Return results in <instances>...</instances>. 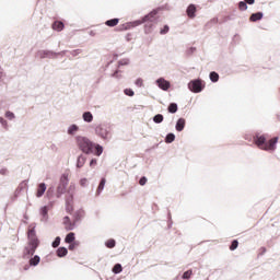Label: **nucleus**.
Returning a JSON list of instances; mask_svg holds the SVG:
<instances>
[{
    "label": "nucleus",
    "instance_id": "f257e3e1",
    "mask_svg": "<svg viewBox=\"0 0 280 280\" xmlns=\"http://www.w3.org/2000/svg\"><path fill=\"white\" fill-rule=\"evenodd\" d=\"M74 139L77 148H79L83 154H94V156H102L104 153V147H102L100 143L93 142V140L86 136H77Z\"/></svg>",
    "mask_w": 280,
    "mask_h": 280
},
{
    "label": "nucleus",
    "instance_id": "f03ea898",
    "mask_svg": "<svg viewBox=\"0 0 280 280\" xmlns=\"http://www.w3.org/2000/svg\"><path fill=\"white\" fill-rule=\"evenodd\" d=\"M27 244L23 249V259H30L34 257L36 249L40 246V240L36 235V223H31L27 231Z\"/></svg>",
    "mask_w": 280,
    "mask_h": 280
},
{
    "label": "nucleus",
    "instance_id": "7ed1b4c3",
    "mask_svg": "<svg viewBox=\"0 0 280 280\" xmlns=\"http://www.w3.org/2000/svg\"><path fill=\"white\" fill-rule=\"evenodd\" d=\"M158 12L156 10L151 11L149 14L144 15L142 18V20H136L133 22H128L126 24H122L121 30H132V27H139V25H143V23L145 24V34H148L150 32V30H148L149 27H152V21H154V18L156 16Z\"/></svg>",
    "mask_w": 280,
    "mask_h": 280
},
{
    "label": "nucleus",
    "instance_id": "20e7f679",
    "mask_svg": "<svg viewBox=\"0 0 280 280\" xmlns=\"http://www.w3.org/2000/svg\"><path fill=\"white\" fill-rule=\"evenodd\" d=\"M254 141L260 150H265L266 152H268L277 148V143L279 142V137H275L268 141L265 135L256 133V136L254 137Z\"/></svg>",
    "mask_w": 280,
    "mask_h": 280
},
{
    "label": "nucleus",
    "instance_id": "39448f33",
    "mask_svg": "<svg viewBox=\"0 0 280 280\" xmlns=\"http://www.w3.org/2000/svg\"><path fill=\"white\" fill-rule=\"evenodd\" d=\"M68 186H69V175L62 174L60 176V179L56 189V198H62L63 194H67Z\"/></svg>",
    "mask_w": 280,
    "mask_h": 280
},
{
    "label": "nucleus",
    "instance_id": "423d86ee",
    "mask_svg": "<svg viewBox=\"0 0 280 280\" xmlns=\"http://www.w3.org/2000/svg\"><path fill=\"white\" fill-rule=\"evenodd\" d=\"M95 135L96 137H100L103 139V141H109L110 140V127L106 125H98L95 128Z\"/></svg>",
    "mask_w": 280,
    "mask_h": 280
},
{
    "label": "nucleus",
    "instance_id": "0eeeda50",
    "mask_svg": "<svg viewBox=\"0 0 280 280\" xmlns=\"http://www.w3.org/2000/svg\"><path fill=\"white\" fill-rule=\"evenodd\" d=\"M188 89L191 93H202L205 91V81L202 79H194L188 83Z\"/></svg>",
    "mask_w": 280,
    "mask_h": 280
},
{
    "label": "nucleus",
    "instance_id": "6e6552de",
    "mask_svg": "<svg viewBox=\"0 0 280 280\" xmlns=\"http://www.w3.org/2000/svg\"><path fill=\"white\" fill-rule=\"evenodd\" d=\"M155 84L161 89V91H170V89H172V83L165 80V78H159L155 80Z\"/></svg>",
    "mask_w": 280,
    "mask_h": 280
},
{
    "label": "nucleus",
    "instance_id": "1a4fd4ad",
    "mask_svg": "<svg viewBox=\"0 0 280 280\" xmlns=\"http://www.w3.org/2000/svg\"><path fill=\"white\" fill-rule=\"evenodd\" d=\"M38 58L45 59V58H50L54 59L56 56H58V52L54 50H39L37 52Z\"/></svg>",
    "mask_w": 280,
    "mask_h": 280
},
{
    "label": "nucleus",
    "instance_id": "9d476101",
    "mask_svg": "<svg viewBox=\"0 0 280 280\" xmlns=\"http://www.w3.org/2000/svg\"><path fill=\"white\" fill-rule=\"evenodd\" d=\"M86 215V212L84 209H79L73 213V222L74 225L78 224L81 220H84V217Z\"/></svg>",
    "mask_w": 280,
    "mask_h": 280
},
{
    "label": "nucleus",
    "instance_id": "9b49d317",
    "mask_svg": "<svg viewBox=\"0 0 280 280\" xmlns=\"http://www.w3.org/2000/svg\"><path fill=\"white\" fill-rule=\"evenodd\" d=\"M39 213L42 215V222H49V208L47 206L42 207Z\"/></svg>",
    "mask_w": 280,
    "mask_h": 280
},
{
    "label": "nucleus",
    "instance_id": "f8f14e48",
    "mask_svg": "<svg viewBox=\"0 0 280 280\" xmlns=\"http://www.w3.org/2000/svg\"><path fill=\"white\" fill-rule=\"evenodd\" d=\"M45 191H47V184L40 183L37 186V191H36V198H43L45 196Z\"/></svg>",
    "mask_w": 280,
    "mask_h": 280
},
{
    "label": "nucleus",
    "instance_id": "ddd939ff",
    "mask_svg": "<svg viewBox=\"0 0 280 280\" xmlns=\"http://www.w3.org/2000/svg\"><path fill=\"white\" fill-rule=\"evenodd\" d=\"M187 124V120H185V118H179L176 124H175V130L177 132H183V130H185V126Z\"/></svg>",
    "mask_w": 280,
    "mask_h": 280
},
{
    "label": "nucleus",
    "instance_id": "4468645a",
    "mask_svg": "<svg viewBox=\"0 0 280 280\" xmlns=\"http://www.w3.org/2000/svg\"><path fill=\"white\" fill-rule=\"evenodd\" d=\"M264 19V12L261 11H258L256 13H253L250 16H249V21L252 23H257V21H261Z\"/></svg>",
    "mask_w": 280,
    "mask_h": 280
},
{
    "label": "nucleus",
    "instance_id": "2eb2a0df",
    "mask_svg": "<svg viewBox=\"0 0 280 280\" xmlns=\"http://www.w3.org/2000/svg\"><path fill=\"white\" fill-rule=\"evenodd\" d=\"M24 259H28L30 266L36 267L40 264V256L38 255H34L33 257L30 256L28 258H24Z\"/></svg>",
    "mask_w": 280,
    "mask_h": 280
},
{
    "label": "nucleus",
    "instance_id": "dca6fc26",
    "mask_svg": "<svg viewBox=\"0 0 280 280\" xmlns=\"http://www.w3.org/2000/svg\"><path fill=\"white\" fill-rule=\"evenodd\" d=\"M186 14L189 19H195L196 18V4H189Z\"/></svg>",
    "mask_w": 280,
    "mask_h": 280
},
{
    "label": "nucleus",
    "instance_id": "f3484780",
    "mask_svg": "<svg viewBox=\"0 0 280 280\" xmlns=\"http://www.w3.org/2000/svg\"><path fill=\"white\" fill-rule=\"evenodd\" d=\"M84 163H86V155L80 154L77 159V167L80 170L81 167H84Z\"/></svg>",
    "mask_w": 280,
    "mask_h": 280
},
{
    "label": "nucleus",
    "instance_id": "a211bd4d",
    "mask_svg": "<svg viewBox=\"0 0 280 280\" xmlns=\"http://www.w3.org/2000/svg\"><path fill=\"white\" fill-rule=\"evenodd\" d=\"M104 187H106V177H102L101 182L98 184V187L96 189V196H100L102 191H104Z\"/></svg>",
    "mask_w": 280,
    "mask_h": 280
},
{
    "label": "nucleus",
    "instance_id": "6ab92c4d",
    "mask_svg": "<svg viewBox=\"0 0 280 280\" xmlns=\"http://www.w3.org/2000/svg\"><path fill=\"white\" fill-rule=\"evenodd\" d=\"M63 224H66V226H68V231H73V229H75L74 221L71 222V219L69 217L63 218Z\"/></svg>",
    "mask_w": 280,
    "mask_h": 280
},
{
    "label": "nucleus",
    "instance_id": "aec40b11",
    "mask_svg": "<svg viewBox=\"0 0 280 280\" xmlns=\"http://www.w3.org/2000/svg\"><path fill=\"white\" fill-rule=\"evenodd\" d=\"M82 119H83V121H85V124H91L93 121V113L84 112L82 114Z\"/></svg>",
    "mask_w": 280,
    "mask_h": 280
},
{
    "label": "nucleus",
    "instance_id": "412c9836",
    "mask_svg": "<svg viewBox=\"0 0 280 280\" xmlns=\"http://www.w3.org/2000/svg\"><path fill=\"white\" fill-rule=\"evenodd\" d=\"M78 130H80V127H79L78 125L73 124V125H70V126L68 127L67 132H68V135H69L70 137H73V136L75 135V132H78Z\"/></svg>",
    "mask_w": 280,
    "mask_h": 280
},
{
    "label": "nucleus",
    "instance_id": "4be33fe9",
    "mask_svg": "<svg viewBox=\"0 0 280 280\" xmlns=\"http://www.w3.org/2000/svg\"><path fill=\"white\" fill-rule=\"evenodd\" d=\"M105 25H107V27H117V25H119V19L114 18V19L107 20L105 22Z\"/></svg>",
    "mask_w": 280,
    "mask_h": 280
},
{
    "label": "nucleus",
    "instance_id": "5701e85b",
    "mask_svg": "<svg viewBox=\"0 0 280 280\" xmlns=\"http://www.w3.org/2000/svg\"><path fill=\"white\" fill-rule=\"evenodd\" d=\"M66 244H73V242H75V233L70 232L66 235L65 238Z\"/></svg>",
    "mask_w": 280,
    "mask_h": 280
},
{
    "label": "nucleus",
    "instance_id": "b1692460",
    "mask_svg": "<svg viewBox=\"0 0 280 280\" xmlns=\"http://www.w3.org/2000/svg\"><path fill=\"white\" fill-rule=\"evenodd\" d=\"M69 254V249H67V247H59L57 249V257H67V255Z\"/></svg>",
    "mask_w": 280,
    "mask_h": 280
},
{
    "label": "nucleus",
    "instance_id": "393cba45",
    "mask_svg": "<svg viewBox=\"0 0 280 280\" xmlns=\"http://www.w3.org/2000/svg\"><path fill=\"white\" fill-rule=\"evenodd\" d=\"M52 30L56 32H62L65 30V23L58 21L52 24Z\"/></svg>",
    "mask_w": 280,
    "mask_h": 280
},
{
    "label": "nucleus",
    "instance_id": "a878e982",
    "mask_svg": "<svg viewBox=\"0 0 280 280\" xmlns=\"http://www.w3.org/2000/svg\"><path fill=\"white\" fill-rule=\"evenodd\" d=\"M167 110L171 113V115H175V113H178V104L171 103L167 107Z\"/></svg>",
    "mask_w": 280,
    "mask_h": 280
},
{
    "label": "nucleus",
    "instance_id": "bb28decb",
    "mask_svg": "<svg viewBox=\"0 0 280 280\" xmlns=\"http://www.w3.org/2000/svg\"><path fill=\"white\" fill-rule=\"evenodd\" d=\"M164 141L165 143H174V141H176V135L172 132L167 133Z\"/></svg>",
    "mask_w": 280,
    "mask_h": 280
},
{
    "label": "nucleus",
    "instance_id": "cd10ccee",
    "mask_svg": "<svg viewBox=\"0 0 280 280\" xmlns=\"http://www.w3.org/2000/svg\"><path fill=\"white\" fill-rule=\"evenodd\" d=\"M54 194H56V188L50 186L46 191L47 199L51 200V198H54Z\"/></svg>",
    "mask_w": 280,
    "mask_h": 280
},
{
    "label": "nucleus",
    "instance_id": "c85d7f7f",
    "mask_svg": "<svg viewBox=\"0 0 280 280\" xmlns=\"http://www.w3.org/2000/svg\"><path fill=\"white\" fill-rule=\"evenodd\" d=\"M124 271V267H121V264H116L113 269L112 272H114V275H119Z\"/></svg>",
    "mask_w": 280,
    "mask_h": 280
},
{
    "label": "nucleus",
    "instance_id": "c756f323",
    "mask_svg": "<svg viewBox=\"0 0 280 280\" xmlns=\"http://www.w3.org/2000/svg\"><path fill=\"white\" fill-rule=\"evenodd\" d=\"M209 78H210L211 82L215 83L220 80V74H218V72H215V71H212V72H210Z\"/></svg>",
    "mask_w": 280,
    "mask_h": 280
},
{
    "label": "nucleus",
    "instance_id": "7c9ffc66",
    "mask_svg": "<svg viewBox=\"0 0 280 280\" xmlns=\"http://www.w3.org/2000/svg\"><path fill=\"white\" fill-rule=\"evenodd\" d=\"M238 10L242 12H246V10H248V4L245 2V0L238 2Z\"/></svg>",
    "mask_w": 280,
    "mask_h": 280
},
{
    "label": "nucleus",
    "instance_id": "2f4dec72",
    "mask_svg": "<svg viewBox=\"0 0 280 280\" xmlns=\"http://www.w3.org/2000/svg\"><path fill=\"white\" fill-rule=\"evenodd\" d=\"M116 244H117V242L114 238H110L105 242L106 248H115Z\"/></svg>",
    "mask_w": 280,
    "mask_h": 280
},
{
    "label": "nucleus",
    "instance_id": "473e14b6",
    "mask_svg": "<svg viewBox=\"0 0 280 280\" xmlns=\"http://www.w3.org/2000/svg\"><path fill=\"white\" fill-rule=\"evenodd\" d=\"M4 117H7V119H9V121L16 119V115H14V113L10 112V110L5 112Z\"/></svg>",
    "mask_w": 280,
    "mask_h": 280
},
{
    "label": "nucleus",
    "instance_id": "72a5a7b5",
    "mask_svg": "<svg viewBox=\"0 0 280 280\" xmlns=\"http://www.w3.org/2000/svg\"><path fill=\"white\" fill-rule=\"evenodd\" d=\"M163 119H164V117H163L162 114H158V115H155V116L153 117L154 124H163Z\"/></svg>",
    "mask_w": 280,
    "mask_h": 280
},
{
    "label": "nucleus",
    "instance_id": "f704fd0d",
    "mask_svg": "<svg viewBox=\"0 0 280 280\" xmlns=\"http://www.w3.org/2000/svg\"><path fill=\"white\" fill-rule=\"evenodd\" d=\"M62 238H60V236H57L54 242L51 243L52 248H58V246H60V242Z\"/></svg>",
    "mask_w": 280,
    "mask_h": 280
},
{
    "label": "nucleus",
    "instance_id": "c9c22d12",
    "mask_svg": "<svg viewBox=\"0 0 280 280\" xmlns=\"http://www.w3.org/2000/svg\"><path fill=\"white\" fill-rule=\"evenodd\" d=\"M238 246H240V242H237V240H234L230 245V250H237Z\"/></svg>",
    "mask_w": 280,
    "mask_h": 280
},
{
    "label": "nucleus",
    "instance_id": "e433bc0d",
    "mask_svg": "<svg viewBox=\"0 0 280 280\" xmlns=\"http://www.w3.org/2000/svg\"><path fill=\"white\" fill-rule=\"evenodd\" d=\"M191 275H194V271L189 269L183 273L182 279H191Z\"/></svg>",
    "mask_w": 280,
    "mask_h": 280
},
{
    "label": "nucleus",
    "instance_id": "4c0bfd02",
    "mask_svg": "<svg viewBox=\"0 0 280 280\" xmlns=\"http://www.w3.org/2000/svg\"><path fill=\"white\" fill-rule=\"evenodd\" d=\"M68 195H73L75 196V184H71L67 190Z\"/></svg>",
    "mask_w": 280,
    "mask_h": 280
},
{
    "label": "nucleus",
    "instance_id": "58836bf2",
    "mask_svg": "<svg viewBox=\"0 0 280 280\" xmlns=\"http://www.w3.org/2000/svg\"><path fill=\"white\" fill-rule=\"evenodd\" d=\"M130 65V59H121L118 61V67H126Z\"/></svg>",
    "mask_w": 280,
    "mask_h": 280
},
{
    "label": "nucleus",
    "instance_id": "ea45409f",
    "mask_svg": "<svg viewBox=\"0 0 280 280\" xmlns=\"http://www.w3.org/2000/svg\"><path fill=\"white\" fill-rule=\"evenodd\" d=\"M125 95L128 97H135V91L132 89H125L124 90Z\"/></svg>",
    "mask_w": 280,
    "mask_h": 280
},
{
    "label": "nucleus",
    "instance_id": "a19ab883",
    "mask_svg": "<svg viewBox=\"0 0 280 280\" xmlns=\"http://www.w3.org/2000/svg\"><path fill=\"white\" fill-rule=\"evenodd\" d=\"M112 78H115L116 80H121V78H122L121 71L116 70L114 73H112Z\"/></svg>",
    "mask_w": 280,
    "mask_h": 280
},
{
    "label": "nucleus",
    "instance_id": "79ce46f5",
    "mask_svg": "<svg viewBox=\"0 0 280 280\" xmlns=\"http://www.w3.org/2000/svg\"><path fill=\"white\" fill-rule=\"evenodd\" d=\"M73 196L74 195H69V194L66 196V205L68 206L73 205Z\"/></svg>",
    "mask_w": 280,
    "mask_h": 280
},
{
    "label": "nucleus",
    "instance_id": "37998d69",
    "mask_svg": "<svg viewBox=\"0 0 280 280\" xmlns=\"http://www.w3.org/2000/svg\"><path fill=\"white\" fill-rule=\"evenodd\" d=\"M0 124L4 130H8V120H5V118L0 117Z\"/></svg>",
    "mask_w": 280,
    "mask_h": 280
},
{
    "label": "nucleus",
    "instance_id": "c03bdc74",
    "mask_svg": "<svg viewBox=\"0 0 280 280\" xmlns=\"http://www.w3.org/2000/svg\"><path fill=\"white\" fill-rule=\"evenodd\" d=\"M136 86H138V89H141V86H143V79L138 78L135 82Z\"/></svg>",
    "mask_w": 280,
    "mask_h": 280
},
{
    "label": "nucleus",
    "instance_id": "a18cd8bd",
    "mask_svg": "<svg viewBox=\"0 0 280 280\" xmlns=\"http://www.w3.org/2000/svg\"><path fill=\"white\" fill-rule=\"evenodd\" d=\"M167 32H170V26L164 25V27L160 31V34L165 35V34H167Z\"/></svg>",
    "mask_w": 280,
    "mask_h": 280
},
{
    "label": "nucleus",
    "instance_id": "49530a36",
    "mask_svg": "<svg viewBox=\"0 0 280 280\" xmlns=\"http://www.w3.org/2000/svg\"><path fill=\"white\" fill-rule=\"evenodd\" d=\"M70 54H71V56H73V57L80 56V54H82V50H81V49L71 50Z\"/></svg>",
    "mask_w": 280,
    "mask_h": 280
},
{
    "label": "nucleus",
    "instance_id": "de8ad7c7",
    "mask_svg": "<svg viewBox=\"0 0 280 280\" xmlns=\"http://www.w3.org/2000/svg\"><path fill=\"white\" fill-rule=\"evenodd\" d=\"M145 183H148V177L142 176L139 180V185H141L143 187V185H145Z\"/></svg>",
    "mask_w": 280,
    "mask_h": 280
},
{
    "label": "nucleus",
    "instance_id": "09e8293b",
    "mask_svg": "<svg viewBox=\"0 0 280 280\" xmlns=\"http://www.w3.org/2000/svg\"><path fill=\"white\" fill-rule=\"evenodd\" d=\"M88 183H89V180L86 178H81L80 179L81 187H86Z\"/></svg>",
    "mask_w": 280,
    "mask_h": 280
},
{
    "label": "nucleus",
    "instance_id": "8fccbe9b",
    "mask_svg": "<svg viewBox=\"0 0 280 280\" xmlns=\"http://www.w3.org/2000/svg\"><path fill=\"white\" fill-rule=\"evenodd\" d=\"M66 211H68V213H71V211H73V203L66 205Z\"/></svg>",
    "mask_w": 280,
    "mask_h": 280
},
{
    "label": "nucleus",
    "instance_id": "3c124183",
    "mask_svg": "<svg viewBox=\"0 0 280 280\" xmlns=\"http://www.w3.org/2000/svg\"><path fill=\"white\" fill-rule=\"evenodd\" d=\"M95 165H97V159H92L90 161V167H95Z\"/></svg>",
    "mask_w": 280,
    "mask_h": 280
},
{
    "label": "nucleus",
    "instance_id": "603ef678",
    "mask_svg": "<svg viewBox=\"0 0 280 280\" xmlns=\"http://www.w3.org/2000/svg\"><path fill=\"white\" fill-rule=\"evenodd\" d=\"M75 246H78V243H75V242L70 243L69 250H73L75 248Z\"/></svg>",
    "mask_w": 280,
    "mask_h": 280
},
{
    "label": "nucleus",
    "instance_id": "864d4df0",
    "mask_svg": "<svg viewBox=\"0 0 280 280\" xmlns=\"http://www.w3.org/2000/svg\"><path fill=\"white\" fill-rule=\"evenodd\" d=\"M0 174H1V176H5V174H8V170L7 168H1Z\"/></svg>",
    "mask_w": 280,
    "mask_h": 280
},
{
    "label": "nucleus",
    "instance_id": "5fc2aeb1",
    "mask_svg": "<svg viewBox=\"0 0 280 280\" xmlns=\"http://www.w3.org/2000/svg\"><path fill=\"white\" fill-rule=\"evenodd\" d=\"M246 3H247V5H254V3H255V0H244Z\"/></svg>",
    "mask_w": 280,
    "mask_h": 280
},
{
    "label": "nucleus",
    "instance_id": "6e6d98bb",
    "mask_svg": "<svg viewBox=\"0 0 280 280\" xmlns=\"http://www.w3.org/2000/svg\"><path fill=\"white\" fill-rule=\"evenodd\" d=\"M5 77V73H3L2 70H0V82H2L3 78Z\"/></svg>",
    "mask_w": 280,
    "mask_h": 280
},
{
    "label": "nucleus",
    "instance_id": "4d7b16f0",
    "mask_svg": "<svg viewBox=\"0 0 280 280\" xmlns=\"http://www.w3.org/2000/svg\"><path fill=\"white\" fill-rule=\"evenodd\" d=\"M194 51H196V48L195 47H190L189 50H188V54H194Z\"/></svg>",
    "mask_w": 280,
    "mask_h": 280
},
{
    "label": "nucleus",
    "instance_id": "13d9d810",
    "mask_svg": "<svg viewBox=\"0 0 280 280\" xmlns=\"http://www.w3.org/2000/svg\"><path fill=\"white\" fill-rule=\"evenodd\" d=\"M67 54V50H62L61 52H57V56H65Z\"/></svg>",
    "mask_w": 280,
    "mask_h": 280
},
{
    "label": "nucleus",
    "instance_id": "bf43d9fd",
    "mask_svg": "<svg viewBox=\"0 0 280 280\" xmlns=\"http://www.w3.org/2000/svg\"><path fill=\"white\" fill-rule=\"evenodd\" d=\"M209 23H213V24L218 23V18H213Z\"/></svg>",
    "mask_w": 280,
    "mask_h": 280
},
{
    "label": "nucleus",
    "instance_id": "052dcab7",
    "mask_svg": "<svg viewBox=\"0 0 280 280\" xmlns=\"http://www.w3.org/2000/svg\"><path fill=\"white\" fill-rule=\"evenodd\" d=\"M168 220H170V222L172 221V214L171 213H168Z\"/></svg>",
    "mask_w": 280,
    "mask_h": 280
},
{
    "label": "nucleus",
    "instance_id": "680f3d73",
    "mask_svg": "<svg viewBox=\"0 0 280 280\" xmlns=\"http://www.w3.org/2000/svg\"><path fill=\"white\" fill-rule=\"evenodd\" d=\"M30 218L27 217V214H24V220H28Z\"/></svg>",
    "mask_w": 280,
    "mask_h": 280
},
{
    "label": "nucleus",
    "instance_id": "e2e57ef3",
    "mask_svg": "<svg viewBox=\"0 0 280 280\" xmlns=\"http://www.w3.org/2000/svg\"><path fill=\"white\" fill-rule=\"evenodd\" d=\"M168 229H172V221L168 223Z\"/></svg>",
    "mask_w": 280,
    "mask_h": 280
},
{
    "label": "nucleus",
    "instance_id": "0e129e2a",
    "mask_svg": "<svg viewBox=\"0 0 280 280\" xmlns=\"http://www.w3.org/2000/svg\"><path fill=\"white\" fill-rule=\"evenodd\" d=\"M95 34H93V31L90 32V36H94Z\"/></svg>",
    "mask_w": 280,
    "mask_h": 280
},
{
    "label": "nucleus",
    "instance_id": "69168bd1",
    "mask_svg": "<svg viewBox=\"0 0 280 280\" xmlns=\"http://www.w3.org/2000/svg\"><path fill=\"white\" fill-rule=\"evenodd\" d=\"M206 280H209V278H207Z\"/></svg>",
    "mask_w": 280,
    "mask_h": 280
}]
</instances>
